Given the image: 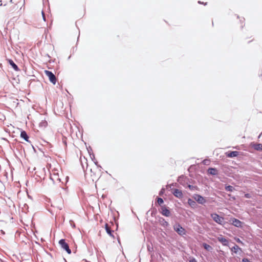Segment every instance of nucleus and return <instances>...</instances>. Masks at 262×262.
I'll return each mask as SVG.
<instances>
[{"label":"nucleus","instance_id":"nucleus-5","mask_svg":"<svg viewBox=\"0 0 262 262\" xmlns=\"http://www.w3.org/2000/svg\"><path fill=\"white\" fill-rule=\"evenodd\" d=\"M211 216L212 218V219L213 220V221L214 222H215L216 223H217L219 224H221V225L223 224V223L224 222V217L219 216L216 213L211 214Z\"/></svg>","mask_w":262,"mask_h":262},{"label":"nucleus","instance_id":"nucleus-1","mask_svg":"<svg viewBox=\"0 0 262 262\" xmlns=\"http://www.w3.org/2000/svg\"><path fill=\"white\" fill-rule=\"evenodd\" d=\"M176 183L167 185V189L173 193L176 197L180 198V191L178 189L174 188Z\"/></svg>","mask_w":262,"mask_h":262},{"label":"nucleus","instance_id":"nucleus-11","mask_svg":"<svg viewBox=\"0 0 262 262\" xmlns=\"http://www.w3.org/2000/svg\"><path fill=\"white\" fill-rule=\"evenodd\" d=\"M20 137L23 138L25 141H27V142H29V137L27 134V133L24 131V130H23L20 133Z\"/></svg>","mask_w":262,"mask_h":262},{"label":"nucleus","instance_id":"nucleus-32","mask_svg":"<svg viewBox=\"0 0 262 262\" xmlns=\"http://www.w3.org/2000/svg\"><path fill=\"white\" fill-rule=\"evenodd\" d=\"M72 226H73V227H75V225H72Z\"/></svg>","mask_w":262,"mask_h":262},{"label":"nucleus","instance_id":"nucleus-3","mask_svg":"<svg viewBox=\"0 0 262 262\" xmlns=\"http://www.w3.org/2000/svg\"><path fill=\"white\" fill-rule=\"evenodd\" d=\"M192 198L199 204L203 205L206 203V199L200 194H194L192 196Z\"/></svg>","mask_w":262,"mask_h":262},{"label":"nucleus","instance_id":"nucleus-22","mask_svg":"<svg viewBox=\"0 0 262 262\" xmlns=\"http://www.w3.org/2000/svg\"><path fill=\"white\" fill-rule=\"evenodd\" d=\"M157 202L158 203L161 205L163 203V200L162 198H157Z\"/></svg>","mask_w":262,"mask_h":262},{"label":"nucleus","instance_id":"nucleus-31","mask_svg":"<svg viewBox=\"0 0 262 262\" xmlns=\"http://www.w3.org/2000/svg\"><path fill=\"white\" fill-rule=\"evenodd\" d=\"M42 15L43 19L45 21L46 20V17H45V13H43V11H42Z\"/></svg>","mask_w":262,"mask_h":262},{"label":"nucleus","instance_id":"nucleus-30","mask_svg":"<svg viewBox=\"0 0 262 262\" xmlns=\"http://www.w3.org/2000/svg\"><path fill=\"white\" fill-rule=\"evenodd\" d=\"M181 235H182L183 234H185V233L184 232V231H185V229L184 228H183L182 227L181 228Z\"/></svg>","mask_w":262,"mask_h":262},{"label":"nucleus","instance_id":"nucleus-27","mask_svg":"<svg viewBox=\"0 0 262 262\" xmlns=\"http://www.w3.org/2000/svg\"><path fill=\"white\" fill-rule=\"evenodd\" d=\"M242 262H250L249 260L247 258H244L242 259Z\"/></svg>","mask_w":262,"mask_h":262},{"label":"nucleus","instance_id":"nucleus-33","mask_svg":"<svg viewBox=\"0 0 262 262\" xmlns=\"http://www.w3.org/2000/svg\"><path fill=\"white\" fill-rule=\"evenodd\" d=\"M72 226H73V227H75V225H72Z\"/></svg>","mask_w":262,"mask_h":262},{"label":"nucleus","instance_id":"nucleus-16","mask_svg":"<svg viewBox=\"0 0 262 262\" xmlns=\"http://www.w3.org/2000/svg\"><path fill=\"white\" fill-rule=\"evenodd\" d=\"M105 230H106V232L111 236H113V235L112 234V232H113L114 231H112L111 229V228L110 227L108 226V225L107 224H105Z\"/></svg>","mask_w":262,"mask_h":262},{"label":"nucleus","instance_id":"nucleus-4","mask_svg":"<svg viewBox=\"0 0 262 262\" xmlns=\"http://www.w3.org/2000/svg\"><path fill=\"white\" fill-rule=\"evenodd\" d=\"M59 244L61 247L66 250L68 254L71 253V250L69 248L68 244L66 242L65 240L61 239L59 241Z\"/></svg>","mask_w":262,"mask_h":262},{"label":"nucleus","instance_id":"nucleus-23","mask_svg":"<svg viewBox=\"0 0 262 262\" xmlns=\"http://www.w3.org/2000/svg\"><path fill=\"white\" fill-rule=\"evenodd\" d=\"M174 229L179 234H180V225H178V227H176Z\"/></svg>","mask_w":262,"mask_h":262},{"label":"nucleus","instance_id":"nucleus-6","mask_svg":"<svg viewBox=\"0 0 262 262\" xmlns=\"http://www.w3.org/2000/svg\"><path fill=\"white\" fill-rule=\"evenodd\" d=\"M46 75L48 77L50 81L54 84L56 82V78L54 74L51 71H45Z\"/></svg>","mask_w":262,"mask_h":262},{"label":"nucleus","instance_id":"nucleus-29","mask_svg":"<svg viewBox=\"0 0 262 262\" xmlns=\"http://www.w3.org/2000/svg\"><path fill=\"white\" fill-rule=\"evenodd\" d=\"M245 196L246 198H250V195L249 193H247V194H245Z\"/></svg>","mask_w":262,"mask_h":262},{"label":"nucleus","instance_id":"nucleus-7","mask_svg":"<svg viewBox=\"0 0 262 262\" xmlns=\"http://www.w3.org/2000/svg\"><path fill=\"white\" fill-rule=\"evenodd\" d=\"M161 213L162 214V215L166 216H169L170 215V212L166 207L165 206H161Z\"/></svg>","mask_w":262,"mask_h":262},{"label":"nucleus","instance_id":"nucleus-9","mask_svg":"<svg viewBox=\"0 0 262 262\" xmlns=\"http://www.w3.org/2000/svg\"><path fill=\"white\" fill-rule=\"evenodd\" d=\"M232 224L237 227H241L242 222L236 219H233L232 220Z\"/></svg>","mask_w":262,"mask_h":262},{"label":"nucleus","instance_id":"nucleus-15","mask_svg":"<svg viewBox=\"0 0 262 262\" xmlns=\"http://www.w3.org/2000/svg\"><path fill=\"white\" fill-rule=\"evenodd\" d=\"M238 155V152L237 151H230L229 152L227 156L228 157L232 158V157H235Z\"/></svg>","mask_w":262,"mask_h":262},{"label":"nucleus","instance_id":"nucleus-24","mask_svg":"<svg viewBox=\"0 0 262 262\" xmlns=\"http://www.w3.org/2000/svg\"><path fill=\"white\" fill-rule=\"evenodd\" d=\"M188 187L191 190H194L196 188L195 186L191 185H188Z\"/></svg>","mask_w":262,"mask_h":262},{"label":"nucleus","instance_id":"nucleus-21","mask_svg":"<svg viewBox=\"0 0 262 262\" xmlns=\"http://www.w3.org/2000/svg\"><path fill=\"white\" fill-rule=\"evenodd\" d=\"M203 247L205 249H206L207 251H210V250L212 249V247L210 245L206 243L203 244Z\"/></svg>","mask_w":262,"mask_h":262},{"label":"nucleus","instance_id":"nucleus-25","mask_svg":"<svg viewBox=\"0 0 262 262\" xmlns=\"http://www.w3.org/2000/svg\"><path fill=\"white\" fill-rule=\"evenodd\" d=\"M235 240L236 241V242H237L238 243H240L242 245H243V243L242 242V241H241V239L238 238H235Z\"/></svg>","mask_w":262,"mask_h":262},{"label":"nucleus","instance_id":"nucleus-34","mask_svg":"<svg viewBox=\"0 0 262 262\" xmlns=\"http://www.w3.org/2000/svg\"><path fill=\"white\" fill-rule=\"evenodd\" d=\"M199 3L201 4V2L200 1H199Z\"/></svg>","mask_w":262,"mask_h":262},{"label":"nucleus","instance_id":"nucleus-26","mask_svg":"<svg viewBox=\"0 0 262 262\" xmlns=\"http://www.w3.org/2000/svg\"><path fill=\"white\" fill-rule=\"evenodd\" d=\"M165 189L164 188H162L160 191L159 194L162 195L164 192Z\"/></svg>","mask_w":262,"mask_h":262},{"label":"nucleus","instance_id":"nucleus-28","mask_svg":"<svg viewBox=\"0 0 262 262\" xmlns=\"http://www.w3.org/2000/svg\"><path fill=\"white\" fill-rule=\"evenodd\" d=\"M189 262H197V261L194 258H192L189 260Z\"/></svg>","mask_w":262,"mask_h":262},{"label":"nucleus","instance_id":"nucleus-12","mask_svg":"<svg viewBox=\"0 0 262 262\" xmlns=\"http://www.w3.org/2000/svg\"><path fill=\"white\" fill-rule=\"evenodd\" d=\"M252 147L257 151H262V144L259 143L253 144Z\"/></svg>","mask_w":262,"mask_h":262},{"label":"nucleus","instance_id":"nucleus-18","mask_svg":"<svg viewBox=\"0 0 262 262\" xmlns=\"http://www.w3.org/2000/svg\"><path fill=\"white\" fill-rule=\"evenodd\" d=\"M48 125V122L46 120H42L40 123H39V126L40 127H46Z\"/></svg>","mask_w":262,"mask_h":262},{"label":"nucleus","instance_id":"nucleus-2","mask_svg":"<svg viewBox=\"0 0 262 262\" xmlns=\"http://www.w3.org/2000/svg\"><path fill=\"white\" fill-rule=\"evenodd\" d=\"M50 179L53 181L54 184H57L61 182L58 173L56 171H53L52 173H51Z\"/></svg>","mask_w":262,"mask_h":262},{"label":"nucleus","instance_id":"nucleus-17","mask_svg":"<svg viewBox=\"0 0 262 262\" xmlns=\"http://www.w3.org/2000/svg\"><path fill=\"white\" fill-rule=\"evenodd\" d=\"M9 64L13 67L14 70L18 71L19 70V68L17 66L11 59L9 60Z\"/></svg>","mask_w":262,"mask_h":262},{"label":"nucleus","instance_id":"nucleus-20","mask_svg":"<svg viewBox=\"0 0 262 262\" xmlns=\"http://www.w3.org/2000/svg\"><path fill=\"white\" fill-rule=\"evenodd\" d=\"M234 188L230 185H228L225 187V190L227 191L232 192L234 190Z\"/></svg>","mask_w":262,"mask_h":262},{"label":"nucleus","instance_id":"nucleus-10","mask_svg":"<svg viewBox=\"0 0 262 262\" xmlns=\"http://www.w3.org/2000/svg\"><path fill=\"white\" fill-rule=\"evenodd\" d=\"M187 203L189 204V205L192 208H195L197 207V204L196 203L195 201H193L191 199H188Z\"/></svg>","mask_w":262,"mask_h":262},{"label":"nucleus","instance_id":"nucleus-8","mask_svg":"<svg viewBox=\"0 0 262 262\" xmlns=\"http://www.w3.org/2000/svg\"><path fill=\"white\" fill-rule=\"evenodd\" d=\"M217 240L224 246H228L229 244L228 240L222 235L217 237Z\"/></svg>","mask_w":262,"mask_h":262},{"label":"nucleus","instance_id":"nucleus-13","mask_svg":"<svg viewBox=\"0 0 262 262\" xmlns=\"http://www.w3.org/2000/svg\"><path fill=\"white\" fill-rule=\"evenodd\" d=\"M232 252L237 253L238 251H242V249L239 248L237 245H235L232 248H231Z\"/></svg>","mask_w":262,"mask_h":262},{"label":"nucleus","instance_id":"nucleus-19","mask_svg":"<svg viewBox=\"0 0 262 262\" xmlns=\"http://www.w3.org/2000/svg\"><path fill=\"white\" fill-rule=\"evenodd\" d=\"M160 223L161 225H162L164 226H167L168 225V223L167 222H166L164 219L161 218L159 220Z\"/></svg>","mask_w":262,"mask_h":262},{"label":"nucleus","instance_id":"nucleus-14","mask_svg":"<svg viewBox=\"0 0 262 262\" xmlns=\"http://www.w3.org/2000/svg\"><path fill=\"white\" fill-rule=\"evenodd\" d=\"M208 172L209 174L212 175H216L217 174V170L214 168H209L208 169Z\"/></svg>","mask_w":262,"mask_h":262}]
</instances>
